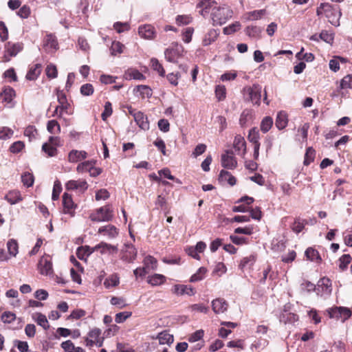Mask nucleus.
Returning <instances> with one entry per match:
<instances>
[{
    "label": "nucleus",
    "instance_id": "nucleus-1",
    "mask_svg": "<svg viewBox=\"0 0 352 352\" xmlns=\"http://www.w3.org/2000/svg\"><path fill=\"white\" fill-rule=\"evenodd\" d=\"M197 7L201 8L199 13L204 17L210 14L213 25H222L232 16V11L229 7L218 6L214 0H201Z\"/></svg>",
    "mask_w": 352,
    "mask_h": 352
},
{
    "label": "nucleus",
    "instance_id": "nucleus-2",
    "mask_svg": "<svg viewBox=\"0 0 352 352\" xmlns=\"http://www.w3.org/2000/svg\"><path fill=\"white\" fill-rule=\"evenodd\" d=\"M113 217V210L111 205L108 204L100 207L92 212L89 218L92 221L106 222L110 221Z\"/></svg>",
    "mask_w": 352,
    "mask_h": 352
},
{
    "label": "nucleus",
    "instance_id": "nucleus-3",
    "mask_svg": "<svg viewBox=\"0 0 352 352\" xmlns=\"http://www.w3.org/2000/svg\"><path fill=\"white\" fill-rule=\"evenodd\" d=\"M262 87L258 84H254L252 86L245 87L243 93L248 96V100L253 104L259 105L261 103Z\"/></svg>",
    "mask_w": 352,
    "mask_h": 352
},
{
    "label": "nucleus",
    "instance_id": "nucleus-4",
    "mask_svg": "<svg viewBox=\"0 0 352 352\" xmlns=\"http://www.w3.org/2000/svg\"><path fill=\"white\" fill-rule=\"evenodd\" d=\"M184 47L177 43H173L164 51L165 58L170 63H177L179 58L182 56Z\"/></svg>",
    "mask_w": 352,
    "mask_h": 352
},
{
    "label": "nucleus",
    "instance_id": "nucleus-5",
    "mask_svg": "<svg viewBox=\"0 0 352 352\" xmlns=\"http://www.w3.org/2000/svg\"><path fill=\"white\" fill-rule=\"evenodd\" d=\"M144 266L138 267L133 270V274L136 278H138V273L140 272V277H144L151 270H155L157 267V261L151 256H146L143 261Z\"/></svg>",
    "mask_w": 352,
    "mask_h": 352
},
{
    "label": "nucleus",
    "instance_id": "nucleus-6",
    "mask_svg": "<svg viewBox=\"0 0 352 352\" xmlns=\"http://www.w3.org/2000/svg\"><path fill=\"white\" fill-rule=\"evenodd\" d=\"M137 250L131 243H125L120 251V259L128 263H133L137 257Z\"/></svg>",
    "mask_w": 352,
    "mask_h": 352
},
{
    "label": "nucleus",
    "instance_id": "nucleus-7",
    "mask_svg": "<svg viewBox=\"0 0 352 352\" xmlns=\"http://www.w3.org/2000/svg\"><path fill=\"white\" fill-rule=\"evenodd\" d=\"M23 50L21 43L8 42L5 45L3 59L5 62L10 60L12 57L16 56Z\"/></svg>",
    "mask_w": 352,
    "mask_h": 352
},
{
    "label": "nucleus",
    "instance_id": "nucleus-8",
    "mask_svg": "<svg viewBox=\"0 0 352 352\" xmlns=\"http://www.w3.org/2000/svg\"><path fill=\"white\" fill-rule=\"evenodd\" d=\"M332 292L331 281L327 277L320 278L317 284L316 293L322 297L329 296Z\"/></svg>",
    "mask_w": 352,
    "mask_h": 352
},
{
    "label": "nucleus",
    "instance_id": "nucleus-9",
    "mask_svg": "<svg viewBox=\"0 0 352 352\" xmlns=\"http://www.w3.org/2000/svg\"><path fill=\"white\" fill-rule=\"evenodd\" d=\"M63 206L64 214L74 217L77 205L73 201L72 196L67 192L63 195Z\"/></svg>",
    "mask_w": 352,
    "mask_h": 352
},
{
    "label": "nucleus",
    "instance_id": "nucleus-10",
    "mask_svg": "<svg viewBox=\"0 0 352 352\" xmlns=\"http://www.w3.org/2000/svg\"><path fill=\"white\" fill-rule=\"evenodd\" d=\"M95 251H100L102 254H112L117 253L118 248L117 245H113L105 242H100L92 248V251L90 253H93Z\"/></svg>",
    "mask_w": 352,
    "mask_h": 352
},
{
    "label": "nucleus",
    "instance_id": "nucleus-11",
    "mask_svg": "<svg viewBox=\"0 0 352 352\" xmlns=\"http://www.w3.org/2000/svg\"><path fill=\"white\" fill-rule=\"evenodd\" d=\"M221 165L228 169H234L236 167L237 161L232 151H226L221 155Z\"/></svg>",
    "mask_w": 352,
    "mask_h": 352
},
{
    "label": "nucleus",
    "instance_id": "nucleus-12",
    "mask_svg": "<svg viewBox=\"0 0 352 352\" xmlns=\"http://www.w3.org/2000/svg\"><path fill=\"white\" fill-rule=\"evenodd\" d=\"M43 47L48 53H53L58 48V43L56 36L52 34L46 35L44 40Z\"/></svg>",
    "mask_w": 352,
    "mask_h": 352
},
{
    "label": "nucleus",
    "instance_id": "nucleus-13",
    "mask_svg": "<svg viewBox=\"0 0 352 352\" xmlns=\"http://www.w3.org/2000/svg\"><path fill=\"white\" fill-rule=\"evenodd\" d=\"M138 34L144 39H153L156 35L154 27L150 24L140 25L138 28Z\"/></svg>",
    "mask_w": 352,
    "mask_h": 352
},
{
    "label": "nucleus",
    "instance_id": "nucleus-14",
    "mask_svg": "<svg viewBox=\"0 0 352 352\" xmlns=\"http://www.w3.org/2000/svg\"><path fill=\"white\" fill-rule=\"evenodd\" d=\"M38 270L43 275H51L53 272L52 263L47 257H42L38 262Z\"/></svg>",
    "mask_w": 352,
    "mask_h": 352
},
{
    "label": "nucleus",
    "instance_id": "nucleus-15",
    "mask_svg": "<svg viewBox=\"0 0 352 352\" xmlns=\"http://www.w3.org/2000/svg\"><path fill=\"white\" fill-rule=\"evenodd\" d=\"M233 146L237 155L241 156L245 155L246 153V142L243 137L240 135H236Z\"/></svg>",
    "mask_w": 352,
    "mask_h": 352
},
{
    "label": "nucleus",
    "instance_id": "nucleus-16",
    "mask_svg": "<svg viewBox=\"0 0 352 352\" xmlns=\"http://www.w3.org/2000/svg\"><path fill=\"white\" fill-rule=\"evenodd\" d=\"M65 188L68 190H79L84 192L88 188V184L85 180H69L65 184Z\"/></svg>",
    "mask_w": 352,
    "mask_h": 352
},
{
    "label": "nucleus",
    "instance_id": "nucleus-17",
    "mask_svg": "<svg viewBox=\"0 0 352 352\" xmlns=\"http://www.w3.org/2000/svg\"><path fill=\"white\" fill-rule=\"evenodd\" d=\"M323 12L325 14V16L329 18V21L335 26L339 25L338 19H331V14L333 15V10L329 4H321L320 6L317 9V13L318 15L322 14Z\"/></svg>",
    "mask_w": 352,
    "mask_h": 352
},
{
    "label": "nucleus",
    "instance_id": "nucleus-18",
    "mask_svg": "<svg viewBox=\"0 0 352 352\" xmlns=\"http://www.w3.org/2000/svg\"><path fill=\"white\" fill-rule=\"evenodd\" d=\"M98 233L107 236L109 239H113L118 235L119 230L116 226L109 224L99 228Z\"/></svg>",
    "mask_w": 352,
    "mask_h": 352
},
{
    "label": "nucleus",
    "instance_id": "nucleus-19",
    "mask_svg": "<svg viewBox=\"0 0 352 352\" xmlns=\"http://www.w3.org/2000/svg\"><path fill=\"white\" fill-rule=\"evenodd\" d=\"M56 95L59 107H60L61 111H65V113L67 114H70V113L69 112V107L70 104L67 101L65 94L63 92V91L57 89Z\"/></svg>",
    "mask_w": 352,
    "mask_h": 352
},
{
    "label": "nucleus",
    "instance_id": "nucleus-20",
    "mask_svg": "<svg viewBox=\"0 0 352 352\" xmlns=\"http://www.w3.org/2000/svg\"><path fill=\"white\" fill-rule=\"evenodd\" d=\"M228 303L223 298H217L212 302V310L215 314L224 313L228 309Z\"/></svg>",
    "mask_w": 352,
    "mask_h": 352
},
{
    "label": "nucleus",
    "instance_id": "nucleus-21",
    "mask_svg": "<svg viewBox=\"0 0 352 352\" xmlns=\"http://www.w3.org/2000/svg\"><path fill=\"white\" fill-rule=\"evenodd\" d=\"M173 292L179 296L186 294L190 296L195 294L194 289L185 285H175L173 287Z\"/></svg>",
    "mask_w": 352,
    "mask_h": 352
},
{
    "label": "nucleus",
    "instance_id": "nucleus-22",
    "mask_svg": "<svg viewBox=\"0 0 352 352\" xmlns=\"http://www.w3.org/2000/svg\"><path fill=\"white\" fill-rule=\"evenodd\" d=\"M219 35V31L215 29H210L205 34L203 40L202 45L208 46L214 43Z\"/></svg>",
    "mask_w": 352,
    "mask_h": 352
},
{
    "label": "nucleus",
    "instance_id": "nucleus-23",
    "mask_svg": "<svg viewBox=\"0 0 352 352\" xmlns=\"http://www.w3.org/2000/svg\"><path fill=\"white\" fill-rule=\"evenodd\" d=\"M133 119L140 129L144 131L148 130L149 122L148 121L147 118L144 116V114L142 112L138 111V113H134Z\"/></svg>",
    "mask_w": 352,
    "mask_h": 352
},
{
    "label": "nucleus",
    "instance_id": "nucleus-24",
    "mask_svg": "<svg viewBox=\"0 0 352 352\" xmlns=\"http://www.w3.org/2000/svg\"><path fill=\"white\" fill-rule=\"evenodd\" d=\"M5 199L11 205L16 204L22 201L23 198L19 190H14L9 191L5 196Z\"/></svg>",
    "mask_w": 352,
    "mask_h": 352
},
{
    "label": "nucleus",
    "instance_id": "nucleus-25",
    "mask_svg": "<svg viewBox=\"0 0 352 352\" xmlns=\"http://www.w3.org/2000/svg\"><path fill=\"white\" fill-rule=\"evenodd\" d=\"M288 123L287 115L284 111H280L277 113L275 125L278 130L285 129Z\"/></svg>",
    "mask_w": 352,
    "mask_h": 352
},
{
    "label": "nucleus",
    "instance_id": "nucleus-26",
    "mask_svg": "<svg viewBox=\"0 0 352 352\" xmlns=\"http://www.w3.org/2000/svg\"><path fill=\"white\" fill-rule=\"evenodd\" d=\"M125 78L126 80H143L146 78L145 76L143 75L140 71L136 69H129L125 73Z\"/></svg>",
    "mask_w": 352,
    "mask_h": 352
},
{
    "label": "nucleus",
    "instance_id": "nucleus-27",
    "mask_svg": "<svg viewBox=\"0 0 352 352\" xmlns=\"http://www.w3.org/2000/svg\"><path fill=\"white\" fill-rule=\"evenodd\" d=\"M38 325L42 327L45 330L49 329L50 325L46 316L41 313H36L32 316Z\"/></svg>",
    "mask_w": 352,
    "mask_h": 352
},
{
    "label": "nucleus",
    "instance_id": "nucleus-28",
    "mask_svg": "<svg viewBox=\"0 0 352 352\" xmlns=\"http://www.w3.org/2000/svg\"><path fill=\"white\" fill-rule=\"evenodd\" d=\"M220 182H227L230 186H234L236 184V178L232 175L229 172L221 170L219 176Z\"/></svg>",
    "mask_w": 352,
    "mask_h": 352
},
{
    "label": "nucleus",
    "instance_id": "nucleus-29",
    "mask_svg": "<svg viewBox=\"0 0 352 352\" xmlns=\"http://www.w3.org/2000/svg\"><path fill=\"white\" fill-rule=\"evenodd\" d=\"M166 281V277L160 274H155L149 276L147 278L148 283L153 286H157L163 284Z\"/></svg>",
    "mask_w": 352,
    "mask_h": 352
},
{
    "label": "nucleus",
    "instance_id": "nucleus-30",
    "mask_svg": "<svg viewBox=\"0 0 352 352\" xmlns=\"http://www.w3.org/2000/svg\"><path fill=\"white\" fill-rule=\"evenodd\" d=\"M96 163V160H87L83 162L80 163L76 168V170L78 173H85V172H89L90 171V169L93 166H95Z\"/></svg>",
    "mask_w": 352,
    "mask_h": 352
},
{
    "label": "nucleus",
    "instance_id": "nucleus-31",
    "mask_svg": "<svg viewBox=\"0 0 352 352\" xmlns=\"http://www.w3.org/2000/svg\"><path fill=\"white\" fill-rule=\"evenodd\" d=\"M41 66L40 64H36L29 69L26 74V78L30 80H34L39 76L41 71Z\"/></svg>",
    "mask_w": 352,
    "mask_h": 352
},
{
    "label": "nucleus",
    "instance_id": "nucleus-32",
    "mask_svg": "<svg viewBox=\"0 0 352 352\" xmlns=\"http://www.w3.org/2000/svg\"><path fill=\"white\" fill-rule=\"evenodd\" d=\"M256 261V257L254 255H250L243 258L239 265L240 269L242 270L251 268Z\"/></svg>",
    "mask_w": 352,
    "mask_h": 352
},
{
    "label": "nucleus",
    "instance_id": "nucleus-33",
    "mask_svg": "<svg viewBox=\"0 0 352 352\" xmlns=\"http://www.w3.org/2000/svg\"><path fill=\"white\" fill-rule=\"evenodd\" d=\"M120 283V278L116 274H113L107 277L104 281V285L109 289L117 286Z\"/></svg>",
    "mask_w": 352,
    "mask_h": 352
},
{
    "label": "nucleus",
    "instance_id": "nucleus-34",
    "mask_svg": "<svg viewBox=\"0 0 352 352\" xmlns=\"http://www.w3.org/2000/svg\"><path fill=\"white\" fill-rule=\"evenodd\" d=\"M305 254L307 258L311 261L319 262L321 261V258L318 252L312 248H307L305 252Z\"/></svg>",
    "mask_w": 352,
    "mask_h": 352
},
{
    "label": "nucleus",
    "instance_id": "nucleus-35",
    "mask_svg": "<svg viewBox=\"0 0 352 352\" xmlns=\"http://www.w3.org/2000/svg\"><path fill=\"white\" fill-rule=\"evenodd\" d=\"M151 67L154 71L157 72L160 76H165V70L157 58H152L151 59Z\"/></svg>",
    "mask_w": 352,
    "mask_h": 352
},
{
    "label": "nucleus",
    "instance_id": "nucleus-36",
    "mask_svg": "<svg viewBox=\"0 0 352 352\" xmlns=\"http://www.w3.org/2000/svg\"><path fill=\"white\" fill-rule=\"evenodd\" d=\"M245 32L248 36L257 38L260 37L262 29L257 26H248L245 28Z\"/></svg>",
    "mask_w": 352,
    "mask_h": 352
},
{
    "label": "nucleus",
    "instance_id": "nucleus-37",
    "mask_svg": "<svg viewBox=\"0 0 352 352\" xmlns=\"http://www.w3.org/2000/svg\"><path fill=\"white\" fill-rule=\"evenodd\" d=\"M248 138L250 142L253 143L254 146L256 144L260 146V134L258 130L256 128H253L250 130Z\"/></svg>",
    "mask_w": 352,
    "mask_h": 352
},
{
    "label": "nucleus",
    "instance_id": "nucleus-38",
    "mask_svg": "<svg viewBox=\"0 0 352 352\" xmlns=\"http://www.w3.org/2000/svg\"><path fill=\"white\" fill-rule=\"evenodd\" d=\"M1 100L10 103L15 96V91L11 87H6L3 90V91H1Z\"/></svg>",
    "mask_w": 352,
    "mask_h": 352
},
{
    "label": "nucleus",
    "instance_id": "nucleus-39",
    "mask_svg": "<svg viewBox=\"0 0 352 352\" xmlns=\"http://www.w3.org/2000/svg\"><path fill=\"white\" fill-rule=\"evenodd\" d=\"M306 224V220L301 219L300 218H297L295 219L294 222L292 226V230L296 234H298L302 231Z\"/></svg>",
    "mask_w": 352,
    "mask_h": 352
},
{
    "label": "nucleus",
    "instance_id": "nucleus-40",
    "mask_svg": "<svg viewBox=\"0 0 352 352\" xmlns=\"http://www.w3.org/2000/svg\"><path fill=\"white\" fill-rule=\"evenodd\" d=\"M273 125V119L270 116L265 117L261 122V130L265 133L270 131Z\"/></svg>",
    "mask_w": 352,
    "mask_h": 352
},
{
    "label": "nucleus",
    "instance_id": "nucleus-41",
    "mask_svg": "<svg viewBox=\"0 0 352 352\" xmlns=\"http://www.w3.org/2000/svg\"><path fill=\"white\" fill-rule=\"evenodd\" d=\"M7 248L10 255L16 256L18 254V243L15 239H10L7 243Z\"/></svg>",
    "mask_w": 352,
    "mask_h": 352
},
{
    "label": "nucleus",
    "instance_id": "nucleus-42",
    "mask_svg": "<svg viewBox=\"0 0 352 352\" xmlns=\"http://www.w3.org/2000/svg\"><path fill=\"white\" fill-rule=\"evenodd\" d=\"M47 129L50 133L56 134L60 131V126L56 120H52L47 122Z\"/></svg>",
    "mask_w": 352,
    "mask_h": 352
},
{
    "label": "nucleus",
    "instance_id": "nucleus-43",
    "mask_svg": "<svg viewBox=\"0 0 352 352\" xmlns=\"http://www.w3.org/2000/svg\"><path fill=\"white\" fill-rule=\"evenodd\" d=\"M158 339L160 344H170L173 342V336L166 332L159 334Z\"/></svg>",
    "mask_w": 352,
    "mask_h": 352
},
{
    "label": "nucleus",
    "instance_id": "nucleus-44",
    "mask_svg": "<svg viewBox=\"0 0 352 352\" xmlns=\"http://www.w3.org/2000/svg\"><path fill=\"white\" fill-rule=\"evenodd\" d=\"M206 272L207 270L205 267H200L195 274L191 276L190 281L194 283L201 280L204 279Z\"/></svg>",
    "mask_w": 352,
    "mask_h": 352
},
{
    "label": "nucleus",
    "instance_id": "nucleus-45",
    "mask_svg": "<svg viewBox=\"0 0 352 352\" xmlns=\"http://www.w3.org/2000/svg\"><path fill=\"white\" fill-rule=\"evenodd\" d=\"M21 181L24 186H25L26 187H30L34 184V178L32 173L29 172H25L21 175Z\"/></svg>",
    "mask_w": 352,
    "mask_h": 352
},
{
    "label": "nucleus",
    "instance_id": "nucleus-46",
    "mask_svg": "<svg viewBox=\"0 0 352 352\" xmlns=\"http://www.w3.org/2000/svg\"><path fill=\"white\" fill-rule=\"evenodd\" d=\"M135 89L143 98H150L152 96L151 89L146 85H138Z\"/></svg>",
    "mask_w": 352,
    "mask_h": 352
},
{
    "label": "nucleus",
    "instance_id": "nucleus-47",
    "mask_svg": "<svg viewBox=\"0 0 352 352\" xmlns=\"http://www.w3.org/2000/svg\"><path fill=\"white\" fill-rule=\"evenodd\" d=\"M192 18L190 15H178L176 16L175 22L178 25H186L192 22Z\"/></svg>",
    "mask_w": 352,
    "mask_h": 352
},
{
    "label": "nucleus",
    "instance_id": "nucleus-48",
    "mask_svg": "<svg viewBox=\"0 0 352 352\" xmlns=\"http://www.w3.org/2000/svg\"><path fill=\"white\" fill-rule=\"evenodd\" d=\"M14 134V131L9 127L3 126L0 129V139L1 140H8L12 137Z\"/></svg>",
    "mask_w": 352,
    "mask_h": 352
},
{
    "label": "nucleus",
    "instance_id": "nucleus-49",
    "mask_svg": "<svg viewBox=\"0 0 352 352\" xmlns=\"http://www.w3.org/2000/svg\"><path fill=\"white\" fill-rule=\"evenodd\" d=\"M43 152L47 154L50 157H54L57 153V149L53 145H50L48 143H44L42 146Z\"/></svg>",
    "mask_w": 352,
    "mask_h": 352
},
{
    "label": "nucleus",
    "instance_id": "nucleus-50",
    "mask_svg": "<svg viewBox=\"0 0 352 352\" xmlns=\"http://www.w3.org/2000/svg\"><path fill=\"white\" fill-rule=\"evenodd\" d=\"M351 257L349 254H344L339 259V267L342 270L346 269L347 265L351 263Z\"/></svg>",
    "mask_w": 352,
    "mask_h": 352
},
{
    "label": "nucleus",
    "instance_id": "nucleus-51",
    "mask_svg": "<svg viewBox=\"0 0 352 352\" xmlns=\"http://www.w3.org/2000/svg\"><path fill=\"white\" fill-rule=\"evenodd\" d=\"M194 32L192 28H187L182 32V40L186 43H189L192 40V36Z\"/></svg>",
    "mask_w": 352,
    "mask_h": 352
},
{
    "label": "nucleus",
    "instance_id": "nucleus-52",
    "mask_svg": "<svg viewBox=\"0 0 352 352\" xmlns=\"http://www.w3.org/2000/svg\"><path fill=\"white\" fill-rule=\"evenodd\" d=\"M25 147V144L22 141H16L12 143L10 147V151L12 153H18Z\"/></svg>",
    "mask_w": 352,
    "mask_h": 352
},
{
    "label": "nucleus",
    "instance_id": "nucleus-53",
    "mask_svg": "<svg viewBox=\"0 0 352 352\" xmlns=\"http://www.w3.org/2000/svg\"><path fill=\"white\" fill-rule=\"evenodd\" d=\"M314 157L315 151L311 147L308 148L305 155L304 164L309 165L311 162L314 161Z\"/></svg>",
    "mask_w": 352,
    "mask_h": 352
},
{
    "label": "nucleus",
    "instance_id": "nucleus-54",
    "mask_svg": "<svg viewBox=\"0 0 352 352\" xmlns=\"http://www.w3.org/2000/svg\"><path fill=\"white\" fill-rule=\"evenodd\" d=\"M113 28L118 33H121L129 30L130 29V25L127 22H116L113 24Z\"/></svg>",
    "mask_w": 352,
    "mask_h": 352
},
{
    "label": "nucleus",
    "instance_id": "nucleus-55",
    "mask_svg": "<svg viewBox=\"0 0 352 352\" xmlns=\"http://www.w3.org/2000/svg\"><path fill=\"white\" fill-rule=\"evenodd\" d=\"M341 89H352V74L342 78L340 82Z\"/></svg>",
    "mask_w": 352,
    "mask_h": 352
},
{
    "label": "nucleus",
    "instance_id": "nucleus-56",
    "mask_svg": "<svg viewBox=\"0 0 352 352\" xmlns=\"http://www.w3.org/2000/svg\"><path fill=\"white\" fill-rule=\"evenodd\" d=\"M94 93V87L91 84L87 83L82 85L80 87V94L83 96H89Z\"/></svg>",
    "mask_w": 352,
    "mask_h": 352
},
{
    "label": "nucleus",
    "instance_id": "nucleus-57",
    "mask_svg": "<svg viewBox=\"0 0 352 352\" xmlns=\"http://www.w3.org/2000/svg\"><path fill=\"white\" fill-rule=\"evenodd\" d=\"M123 47H124V45L121 43H120L118 41L113 42L111 47V54L113 55H116L117 54H121L122 52Z\"/></svg>",
    "mask_w": 352,
    "mask_h": 352
},
{
    "label": "nucleus",
    "instance_id": "nucleus-58",
    "mask_svg": "<svg viewBox=\"0 0 352 352\" xmlns=\"http://www.w3.org/2000/svg\"><path fill=\"white\" fill-rule=\"evenodd\" d=\"M131 316V312L124 311L116 314L115 321L117 323H122Z\"/></svg>",
    "mask_w": 352,
    "mask_h": 352
},
{
    "label": "nucleus",
    "instance_id": "nucleus-59",
    "mask_svg": "<svg viewBox=\"0 0 352 352\" xmlns=\"http://www.w3.org/2000/svg\"><path fill=\"white\" fill-rule=\"evenodd\" d=\"M16 319V315L10 311H6L1 316V320L4 323H11Z\"/></svg>",
    "mask_w": 352,
    "mask_h": 352
},
{
    "label": "nucleus",
    "instance_id": "nucleus-60",
    "mask_svg": "<svg viewBox=\"0 0 352 352\" xmlns=\"http://www.w3.org/2000/svg\"><path fill=\"white\" fill-rule=\"evenodd\" d=\"M56 67L53 64H50L46 67V74L48 78H54L57 76Z\"/></svg>",
    "mask_w": 352,
    "mask_h": 352
},
{
    "label": "nucleus",
    "instance_id": "nucleus-61",
    "mask_svg": "<svg viewBox=\"0 0 352 352\" xmlns=\"http://www.w3.org/2000/svg\"><path fill=\"white\" fill-rule=\"evenodd\" d=\"M37 134V130L34 126L30 125L27 126L24 131V135L30 138V140L34 138Z\"/></svg>",
    "mask_w": 352,
    "mask_h": 352
},
{
    "label": "nucleus",
    "instance_id": "nucleus-62",
    "mask_svg": "<svg viewBox=\"0 0 352 352\" xmlns=\"http://www.w3.org/2000/svg\"><path fill=\"white\" fill-rule=\"evenodd\" d=\"M240 28V23L236 22L223 28V33L225 34H231L237 31Z\"/></svg>",
    "mask_w": 352,
    "mask_h": 352
},
{
    "label": "nucleus",
    "instance_id": "nucleus-63",
    "mask_svg": "<svg viewBox=\"0 0 352 352\" xmlns=\"http://www.w3.org/2000/svg\"><path fill=\"white\" fill-rule=\"evenodd\" d=\"M204 334V332L203 330H197L189 336L188 341L190 342H197L203 338Z\"/></svg>",
    "mask_w": 352,
    "mask_h": 352
},
{
    "label": "nucleus",
    "instance_id": "nucleus-64",
    "mask_svg": "<svg viewBox=\"0 0 352 352\" xmlns=\"http://www.w3.org/2000/svg\"><path fill=\"white\" fill-rule=\"evenodd\" d=\"M181 77V74L177 73H170L167 75L166 78L168 82L174 86H177L178 85V78Z\"/></svg>",
    "mask_w": 352,
    "mask_h": 352
}]
</instances>
